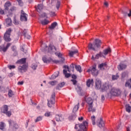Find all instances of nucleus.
Returning a JSON list of instances; mask_svg holds the SVG:
<instances>
[{"label":"nucleus","instance_id":"4d7b16f0","mask_svg":"<svg viewBox=\"0 0 131 131\" xmlns=\"http://www.w3.org/2000/svg\"><path fill=\"white\" fill-rule=\"evenodd\" d=\"M45 116L49 117L50 115H51V112H47L45 114Z\"/></svg>","mask_w":131,"mask_h":131},{"label":"nucleus","instance_id":"de8ad7c7","mask_svg":"<svg viewBox=\"0 0 131 131\" xmlns=\"http://www.w3.org/2000/svg\"><path fill=\"white\" fill-rule=\"evenodd\" d=\"M60 5H61V3L59 1H57L56 4V8L57 10H59V9L60 8Z\"/></svg>","mask_w":131,"mask_h":131},{"label":"nucleus","instance_id":"09e8293b","mask_svg":"<svg viewBox=\"0 0 131 131\" xmlns=\"http://www.w3.org/2000/svg\"><path fill=\"white\" fill-rule=\"evenodd\" d=\"M49 83L51 85H55L56 83H57V82L56 81H52L49 82Z\"/></svg>","mask_w":131,"mask_h":131},{"label":"nucleus","instance_id":"412c9836","mask_svg":"<svg viewBox=\"0 0 131 131\" xmlns=\"http://www.w3.org/2000/svg\"><path fill=\"white\" fill-rule=\"evenodd\" d=\"M16 64H25L26 63V58H24L19 59L16 61Z\"/></svg>","mask_w":131,"mask_h":131},{"label":"nucleus","instance_id":"ddd939ff","mask_svg":"<svg viewBox=\"0 0 131 131\" xmlns=\"http://www.w3.org/2000/svg\"><path fill=\"white\" fill-rule=\"evenodd\" d=\"M78 109H79V102H77V103L74 105L72 113H76V112L78 111Z\"/></svg>","mask_w":131,"mask_h":131},{"label":"nucleus","instance_id":"5701e85b","mask_svg":"<svg viewBox=\"0 0 131 131\" xmlns=\"http://www.w3.org/2000/svg\"><path fill=\"white\" fill-rule=\"evenodd\" d=\"M105 58V56L103 54V52H100L98 54L95 56V59H99V58Z\"/></svg>","mask_w":131,"mask_h":131},{"label":"nucleus","instance_id":"69168bd1","mask_svg":"<svg viewBox=\"0 0 131 131\" xmlns=\"http://www.w3.org/2000/svg\"><path fill=\"white\" fill-rule=\"evenodd\" d=\"M63 74H64V75H65L66 74H67V70H63Z\"/></svg>","mask_w":131,"mask_h":131},{"label":"nucleus","instance_id":"f03ea898","mask_svg":"<svg viewBox=\"0 0 131 131\" xmlns=\"http://www.w3.org/2000/svg\"><path fill=\"white\" fill-rule=\"evenodd\" d=\"M95 42L92 44V43H89L88 46V49L89 50H92V51H97L99 48H101V45L102 44V41L101 40L98 39H95Z\"/></svg>","mask_w":131,"mask_h":131},{"label":"nucleus","instance_id":"f8f14e48","mask_svg":"<svg viewBox=\"0 0 131 131\" xmlns=\"http://www.w3.org/2000/svg\"><path fill=\"white\" fill-rule=\"evenodd\" d=\"M11 46L10 43H8L6 47H3L2 46H0V52H4V53L7 52V50Z\"/></svg>","mask_w":131,"mask_h":131},{"label":"nucleus","instance_id":"8fccbe9b","mask_svg":"<svg viewBox=\"0 0 131 131\" xmlns=\"http://www.w3.org/2000/svg\"><path fill=\"white\" fill-rule=\"evenodd\" d=\"M50 15L51 17H54V16H56V12L51 11L50 12Z\"/></svg>","mask_w":131,"mask_h":131},{"label":"nucleus","instance_id":"bb28decb","mask_svg":"<svg viewBox=\"0 0 131 131\" xmlns=\"http://www.w3.org/2000/svg\"><path fill=\"white\" fill-rule=\"evenodd\" d=\"M77 53H78V50L77 49H76L74 51H70L69 56L70 57H73V55H75V54H77Z\"/></svg>","mask_w":131,"mask_h":131},{"label":"nucleus","instance_id":"a18cd8bd","mask_svg":"<svg viewBox=\"0 0 131 131\" xmlns=\"http://www.w3.org/2000/svg\"><path fill=\"white\" fill-rule=\"evenodd\" d=\"M41 120H42V117L39 116L36 119L35 122H38V121H40Z\"/></svg>","mask_w":131,"mask_h":131},{"label":"nucleus","instance_id":"5fc2aeb1","mask_svg":"<svg viewBox=\"0 0 131 131\" xmlns=\"http://www.w3.org/2000/svg\"><path fill=\"white\" fill-rule=\"evenodd\" d=\"M40 43H41V48H43V47H45V49H47L48 48V46H47V45L42 44V41H41Z\"/></svg>","mask_w":131,"mask_h":131},{"label":"nucleus","instance_id":"0eeeda50","mask_svg":"<svg viewBox=\"0 0 131 131\" xmlns=\"http://www.w3.org/2000/svg\"><path fill=\"white\" fill-rule=\"evenodd\" d=\"M56 102V95H55V93L51 95V97L50 98V99L48 100V105L50 107H52V105H54L55 103Z\"/></svg>","mask_w":131,"mask_h":131},{"label":"nucleus","instance_id":"1a4fd4ad","mask_svg":"<svg viewBox=\"0 0 131 131\" xmlns=\"http://www.w3.org/2000/svg\"><path fill=\"white\" fill-rule=\"evenodd\" d=\"M27 14L25 13L24 11L21 10V15H20V21H27V17H28Z\"/></svg>","mask_w":131,"mask_h":131},{"label":"nucleus","instance_id":"39448f33","mask_svg":"<svg viewBox=\"0 0 131 131\" xmlns=\"http://www.w3.org/2000/svg\"><path fill=\"white\" fill-rule=\"evenodd\" d=\"M11 32L12 29L11 28H9L8 30H7L6 32H5L4 35V39L5 40V41H11V38L10 37L11 36Z\"/></svg>","mask_w":131,"mask_h":131},{"label":"nucleus","instance_id":"2eb2a0df","mask_svg":"<svg viewBox=\"0 0 131 131\" xmlns=\"http://www.w3.org/2000/svg\"><path fill=\"white\" fill-rule=\"evenodd\" d=\"M64 120V117H63L61 115H56L55 116V120L57 121H63Z\"/></svg>","mask_w":131,"mask_h":131},{"label":"nucleus","instance_id":"774afa93","mask_svg":"<svg viewBox=\"0 0 131 131\" xmlns=\"http://www.w3.org/2000/svg\"><path fill=\"white\" fill-rule=\"evenodd\" d=\"M129 13L127 14V16L128 17H130V16H131V10H129Z\"/></svg>","mask_w":131,"mask_h":131},{"label":"nucleus","instance_id":"dca6fc26","mask_svg":"<svg viewBox=\"0 0 131 131\" xmlns=\"http://www.w3.org/2000/svg\"><path fill=\"white\" fill-rule=\"evenodd\" d=\"M111 53V49L107 48L103 51L102 54L103 56H104V58H105V56H107L108 54H110Z\"/></svg>","mask_w":131,"mask_h":131},{"label":"nucleus","instance_id":"c756f323","mask_svg":"<svg viewBox=\"0 0 131 131\" xmlns=\"http://www.w3.org/2000/svg\"><path fill=\"white\" fill-rule=\"evenodd\" d=\"M6 23L7 26H11V25H12V19H11V18L6 19Z\"/></svg>","mask_w":131,"mask_h":131},{"label":"nucleus","instance_id":"4c0bfd02","mask_svg":"<svg viewBox=\"0 0 131 131\" xmlns=\"http://www.w3.org/2000/svg\"><path fill=\"white\" fill-rule=\"evenodd\" d=\"M13 96H14V93L13 92V91L11 90H9L8 97L9 98H12V97H13Z\"/></svg>","mask_w":131,"mask_h":131},{"label":"nucleus","instance_id":"79ce46f5","mask_svg":"<svg viewBox=\"0 0 131 131\" xmlns=\"http://www.w3.org/2000/svg\"><path fill=\"white\" fill-rule=\"evenodd\" d=\"M5 128V123L1 122H0V129L3 130Z\"/></svg>","mask_w":131,"mask_h":131},{"label":"nucleus","instance_id":"20e7f679","mask_svg":"<svg viewBox=\"0 0 131 131\" xmlns=\"http://www.w3.org/2000/svg\"><path fill=\"white\" fill-rule=\"evenodd\" d=\"M89 125V123L85 121L82 123L79 124H76L75 126V129H77L79 127V129L78 131H86L88 129V126Z\"/></svg>","mask_w":131,"mask_h":131},{"label":"nucleus","instance_id":"a211bd4d","mask_svg":"<svg viewBox=\"0 0 131 131\" xmlns=\"http://www.w3.org/2000/svg\"><path fill=\"white\" fill-rule=\"evenodd\" d=\"M126 68V65L123 64L122 63H120V64L118 66V70H123V69H125Z\"/></svg>","mask_w":131,"mask_h":131},{"label":"nucleus","instance_id":"72a5a7b5","mask_svg":"<svg viewBox=\"0 0 131 131\" xmlns=\"http://www.w3.org/2000/svg\"><path fill=\"white\" fill-rule=\"evenodd\" d=\"M13 19H14L13 20L14 24H15V25H18V24H19V21H18V19H17V16L14 15Z\"/></svg>","mask_w":131,"mask_h":131},{"label":"nucleus","instance_id":"9d476101","mask_svg":"<svg viewBox=\"0 0 131 131\" xmlns=\"http://www.w3.org/2000/svg\"><path fill=\"white\" fill-rule=\"evenodd\" d=\"M8 122L9 123L10 126H12V125H13V127L15 129H18L19 128V125H18V124L16 123L14 121H13L12 120H9L8 121Z\"/></svg>","mask_w":131,"mask_h":131},{"label":"nucleus","instance_id":"a19ab883","mask_svg":"<svg viewBox=\"0 0 131 131\" xmlns=\"http://www.w3.org/2000/svg\"><path fill=\"white\" fill-rule=\"evenodd\" d=\"M130 110H131V106H129V104H127L126 105V111L127 112H128V113H129V112H130Z\"/></svg>","mask_w":131,"mask_h":131},{"label":"nucleus","instance_id":"6e6d98bb","mask_svg":"<svg viewBox=\"0 0 131 131\" xmlns=\"http://www.w3.org/2000/svg\"><path fill=\"white\" fill-rule=\"evenodd\" d=\"M71 81H72L74 85H75V84H76V83H77V81H76V79H72Z\"/></svg>","mask_w":131,"mask_h":131},{"label":"nucleus","instance_id":"473e14b6","mask_svg":"<svg viewBox=\"0 0 131 131\" xmlns=\"http://www.w3.org/2000/svg\"><path fill=\"white\" fill-rule=\"evenodd\" d=\"M57 22H54L53 23L51 26L49 27L50 29H51V30H53V29H54V28H56V26H57Z\"/></svg>","mask_w":131,"mask_h":131},{"label":"nucleus","instance_id":"f704fd0d","mask_svg":"<svg viewBox=\"0 0 131 131\" xmlns=\"http://www.w3.org/2000/svg\"><path fill=\"white\" fill-rule=\"evenodd\" d=\"M9 110V107H8V105H5L3 107V113L5 114L7 113V112Z\"/></svg>","mask_w":131,"mask_h":131},{"label":"nucleus","instance_id":"7c9ffc66","mask_svg":"<svg viewBox=\"0 0 131 131\" xmlns=\"http://www.w3.org/2000/svg\"><path fill=\"white\" fill-rule=\"evenodd\" d=\"M59 76V72H56L53 75H52L51 79H55Z\"/></svg>","mask_w":131,"mask_h":131},{"label":"nucleus","instance_id":"393cba45","mask_svg":"<svg viewBox=\"0 0 131 131\" xmlns=\"http://www.w3.org/2000/svg\"><path fill=\"white\" fill-rule=\"evenodd\" d=\"M42 61L44 62V63H50V62H52L53 60L52 59H48L46 56H44L42 58Z\"/></svg>","mask_w":131,"mask_h":131},{"label":"nucleus","instance_id":"c85d7f7f","mask_svg":"<svg viewBox=\"0 0 131 131\" xmlns=\"http://www.w3.org/2000/svg\"><path fill=\"white\" fill-rule=\"evenodd\" d=\"M86 102L88 104V105H92L94 101L91 97H89L87 98Z\"/></svg>","mask_w":131,"mask_h":131},{"label":"nucleus","instance_id":"7ed1b4c3","mask_svg":"<svg viewBox=\"0 0 131 131\" xmlns=\"http://www.w3.org/2000/svg\"><path fill=\"white\" fill-rule=\"evenodd\" d=\"M49 52L50 53V54H53V53H55V55L56 56H57V57H59V58H61V60L60 62L63 63L64 61H65V58L62 57V55L60 52H56L57 51V48L54 46V45H50L49 47Z\"/></svg>","mask_w":131,"mask_h":131},{"label":"nucleus","instance_id":"3c124183","mask_svg":"<svg viewBox=\"0 0 131 131\" xmlns=\"http://www.w3.org/2000/svg\"><path fill=\"white\" fill-rule=\"evenodd\" d=\"M5 114H6L7 115V116H8V117H10V116H11L12 115V112L11 111H7Z\"/></svg>","mask_w":131,"mask_h":131},{"label":"nucleus","instance_id":"e2e57ef3","mask_svg":"<svg viewBox=\"0 0 131 131\" xmlns=\"http://www.w3.org/2000/svg\"><path fill=\"white\" fill-rule=\"evenodd\" d=\"M23 83H24L23 81H19L18 82L17 84H18V85H22Z\"/></svg>","mask_w":131,"mask_h":131},{"label":"nucleus","instance_id":"a878e982","mask_svg":"<svg viewBox=\"0 0 131 131\" xmlns=\"http://www.w3.org/2000/svg\"><path fill=\"white\" fill-rule=\"evenodd\" d=\"M125 85L127 88L131 89V78L130 79L127 80V81H126Z\"/></svg>","mask_w":131,"mask_h":131},{"label":"nucleus","instance_id":"2f4dec72","mask_svg":"<svg viewBox=\"0 0 131 131\" xmlns=\"http://www.w3.org/2000/svg\"><path fill=\"white\" fill-rule=\"evenodd\" d=\"M68 71L69 72H71V71L73 72V71H74V64H73V63H72L70 65V68H69V69L68 70Z\"/></svg>","mask_w":131,"mask_h":131},{"label":"nucleus","instance_id":"864d4df0","mask_svg":"<svg viewBox=\"0 0 131 131\" xmlns=\"http://www.w3.org/2000/svg\"><path fill=\"white\" fill-rule=\"evenodd\" d=\"M76 90L77 91V92H80V91H81V88L78 85L77 86V87L76 88Z\"/></svg>","mask_w":131,"mask_h":131},{"label":"nucleus","instance_id":"f3484780","mask_svg":"<svg viewBox=\"0 0 131 131\" xmlns=\"http://www.w3.org/2000/svg\"><path fill=\"white\" fill-rule=\"evenodd\" d=\"M98 68L100 69V70H104L105 68H107V63L106 62H104V63L100 64L98 66Z\"/></svg>","mask_w":131,"mask_h":131},{"label":"nucleus","instance_id":"0e129e2a","mask_svg":"<svg viewBox=\"0 0 131 131\" xmlns=\"http://www.w3.org/2000/svg\"><path fill=\"white\" fill-rule=\"evenodd\" d=\"M77 77H76V76L75 75H72V78H73V79H75L76 78H77Z\"/></svg>","mask_w":131,"mask_h":131},{"label":"nucleus","instance_id":"58836bf2","mask_svg":"<svg viewBox=\"0 0 131 131\" xmlns=\"http://www.w3.org/2000/svg\"><path fill=\"white\" fill-rule=\"evenodd\" d=\"M91 120L92 121V124L95 125L96 124V117L95 116H93L91 117Z\"/></svg>","mask_w":131,"mask_h":131},{"label":"nucleus","instance_id":"4be33fe9","mask_svg":"<svg viewBox=\"0 0 131 131\" xmlns=\"http://www.w3.org/2000/svg\"><path fill=\"white\" fill-rule=\"evenodd\" d=\"M77 117L76 114L73 113L69 117V120H75Z\"/></svg>","mask_w":131,"mask_h":131},{"label":"nucleus","instance_id":"aec40b11","mask_svg":"<svg viewBox=\"0 0 131 131\" xmlns=\"http://www.w3.org/2000/svg\"><path fill=\"white\" fill-rule=\"evenodd\" d=\"M97 125L99 127H104V126H105V124L104 123V121H103V119L101 118L100 119V121H99L98 124H97Z\"/></svg>","mask_w":131,"mask_h":131},{"label":"nucleus","instance_id":"ea45409f","mask_svg":"<svg viewBox=\"0 0 131 131\" xmlns=\"http://www.w3.org/2000/svg\"><path fill=\"white\" fill-rule=\"evenodd\" d=\"M75 66L77 71H79V72H81V67L80 66L75 65Z\"/></svg>","mask_w":131,"mask_h":131},{"label":"nucleus","instance_id":"c9c22d12","mask_svg":"<svg viewBox=\"0 0 131 131\" xmlns=\"http://www.w3.org/2000/svg\"><path fill=\"white\" fill-rule=\"evenodd\" d=\"M49 23H50V21L47 19H44L41 21L42 25H47Z\"/></svg>","mask_w":131,"mask_h":131},{"label":"nucleus","instance_id":"f257e3e1","mask_svg":"<svg viewBox=\"0 0 131 131\" xmlns=\"http://www.w3.org/2000/svg\"><path fill=\"white\" fill-rule=\"evenodd\" d=\"M96 89L101 90V92H105L109 89V85L107 83L104 84L102 86V82L100 79H96L95 81Z\"/></svg>","mask_w":131,"mask_h":131},{"label":"nucleus","instance_id":"338daca9","mask_svg":"<svg viewBox=\"0 0 131 131\" xmlns=\"http://www.w3.org/2000/svg\"><path fill=\"white\" fill-rule=\"evenodd\" d=\"M53 63H55L56 64H57V63H59V61L58 60H53Z\"/></svg>","mask_w":131,"mask_h":131},{"label":"nucleus","instance_id":"4468645a","mask_svg":"<svg viewBox=\"0 0 131 131\" xmlns=\"http://www.w3.org/2000/svg\"><path fill=\"white\" fill-rule=\"evenodd\" d=\"M37 12L40 13L42 9H43V5L42 4H38L37 6L35 7Z\"/></svg>","mask_w":131,"mask_h":131},{"label":"nucleus","instance_id":"cd10ccee","mask_svg":"<svg viewBox=\"0 0 131 131\" xmlns=\"http://www.w3.org/2000/svg\"><path fill=\"white\" fill-rule=\"evenodd\" d=\"M4 7L5 10H9V7H11V3H10L9 1L6 2L4 5Z\"/></svg>","mask_w":131,"mask_h":131},{"label":"nucleus","instance_id":"37998d69","mask_svg":"<svg viewBox=\"0 0 131 131\" xmlns=\"http://www.w3.org/2000/svg\"><path fill=\"white\" fill-rule=\"evenodd\" d=\"M8 68L10 69V70H12V69H15L16 68V66L15 65H8Z\"/></svg>","mask_w":131,"mask_h":131},{"label":"nucleus","instance_id":"603ef678","mask_svg":"<svg viewBox=\"0 0 131 131\" xmlns=\"http://www.w3.org/2000/svg\"><path fill=\"white\" fill-rule=\"evenodd\" d=\"M16 1L17 2H18L19 6H20L21 7L23 6V2H22V0H16Z\"/></svg>","mask_w":131,"mask_h":131},{"label":"nucleus","instance_id":"49530a36","mask_svg":"<svg viewBox=\"0 0 131 131\" xmlns=\"http://www.w3.org/2000/svg\"><path fill=\"white\" fill-rule=\"evenodd\" d=\"M125 77H127V74L126 72L122 73V78H125Z\"/></svg>","mask_w":131,"mask_h":131},{"label":"nucleus","instance_id":"680f3d73","mask_svg":"<svg viewBox=\"0 0 131 131\" xmlns=\"http://www.w3.org/2000/svg\"><path fill=\"white\" fill-rule=\"evenodd\" d=\"M70 74L67 73L65 74V77H67V78H68V77H70Z\"/></svg>","mask_w":131,"mask_h":131},{"label":"nucleus","instance_id":"423d86ee","mask_svg":"<svg viewBox=\"0 0 131 131\" xmlns=\"http://www.w3.org/2000/svg\"><path fill=\"white\" fill-rule=\"evenodd\" d=\"M87 72H91L92 75L94 76H97L99 74V71L97 70V66H93L87 71Z\"/></svg>","mask_w":131,"mask_h":131},{"label":"nucleus","instance_id":"b1692460","mask_svg":"<svg viewBox=\"0 0 131 131\" xmlns=\"http://www.w3.org/2000/svg\"><path fill=\"white\" fill-rule=\"evenodd\" d=\"M93 84H94V80H88V81H86V85L87 86H88V88H90V86H91V85H93Z\"/></svg>","mask_w":131,"mask_h":131},{"label":"nucleus","instance_id":"052dcab7","mask_svg":"<svg viewBox=\"0 0 131 131\" xmlns=\"http://www.w3.org/2000/svg\"><path fill=\"white\" fill-rule=\"evenodd\" d=\"M26 33H27V32H26V30L23 31V34L25 36V37H26Z\"/></svg>","mask_w":131,"mask_h":131},{"label":"nucleus","instance_id":"9b49d317","mask_svg":"<svg viewBox=\"0 0 131 131\" xmlns=\"http://www.w3.org/2000/svg\"><path fill=\"white\" fill-rule=\"evenodd\" d=\"M27 65H23V66H19L18 68V70L19 72H20V73H22L23 72H26V71L27 70L28 68Z\"/></svg>","mask_w":131,"mask_h":131},{"label":"nucleus","instance_id":"6e6552de","mask_svg":"<svg viewBox=\"0 0 131 131\" xmlns=\"http://www.w3.org/2000/svg\"><path fill=\"white\" fill-rule=\"evenodd\" d=\"M112 96H119L121 94V91L117 88H112L110 91Z\"/></svg>","mask_w":131,"mask_h":131},{"label":"nucleus","instance_id":"c03bdc74","mask_svg":"<svg viewBox=\"0 0 131 131\" xmlns=\"http://www.w3.org/2000/svg\"><path fill=\"white\" fill-rule=\"evenodd\" d=\"M64 85H65V83L64 82H62L58 84L57 89H58V88H63V86H64Z\"/></svg>","mask_w":131,"mask_h":131},{"label":"nucleus","instance_id":"bf43d9fd","mask_svg":"<svg viewBox=\"0 0 131 131\" xmlns=\"http://www.w3.org/2000/svg\"><path fill=\"white\" fill-rule=\"evenodd\" d=\"M11 12H14V11H16V7H13L10 9Z\"/></svg>","mask_w":131,"mask_h":131},{"label":"nucleus","instance_id":"6ab92c4d","mask_svg":"<svg viewBox=\"0 0 131 131\" xmlns=\"http://www.w3.org/2000/svg\"><path fill=\"white\" fill-rule=\"evenodd\" d=\"M88 112H96V108L93 107V104H90L88 105Z\"/></svg>","mask_w":131,"mask_h":131},{"label":"nucleus","instance_id":"e433bc0d","mask_svg":"<svg viewBox=\"0 0 131 131\" xmlns=\"http://www.w3.org/2000/svg\"><path fill=\"white\" fill-rule=\"evenodd\" d=\"M119 78V75L117 74L116 75L112 76V80H116Z\"/></svg>","mask_w":131,"mask_h":131},{"label":"nucleus","instance_id":"13d9d810","mask_svg":"<svg viewBox=\"0 0 131 131\" xmlns=\"http://www.w3.org/2000/svg\"><path fill=\"white\" fill-rule=\"evenodd\" d=\"M36 67H37V66L36 64H33L32 66V69H34V70H35L36 69Z\"/></svg>","mask_w":131,"mask_h":131}]
</instances>
